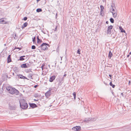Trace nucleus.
I'll use <instances>...</instances> for the list:
<instances>
[{"label": "nucleus", "mask_w": 131, "mask_h": 131, "mask_svg": "<svg viewBox=\"0 0 131 131\" xmlns=\"http://www.w3.org/2000/svg\"><path fill=\"white\" fill-rule=\"evenodd\" d=\"M6 90L11 94H15L16 95L19 94V91L14 88H12L10 86H7L6 87Z\"/></svg>", "instance_id": "nucleus-1"}, {"label": "nucleus", "mask_w": 131, "mask_h": 131, "mask_svg": "<svg viewBox=\"0 0 131 131\" xmlns=\"http://www.w3.org/2000/svg\"><path fill=\"white\" fill-rule=\"evenodd\" d=\"M20 107L22 109H25L28 107V104L24 100L20 102Z\"/></svg>", "instance_id": "nucleus-2"}, {"label": "nucleus", "mask_w": 131, "mask_h": 131, "mask_svg": "<svg viewBox=\"0 0 131 131\" xmlns=\"http://www.w3.org/2000/svg\"><path fill=\"white\" fill-rule=\"evenodd\" d=\"M47 46H49V45L47 43H42L39 48L40 47L41 50H47L48 49V47Z\"/></svg>", "instance_id": "nucleus-3"}, {"label": "nucleus", "mask_w": 131, "mask_h": 131, "mask_svg": "<svg viewBox=\"0 0 131 131\" xmlns=\"http://www.w3.org/2000/svg\"><path fill=\"white\" fill-rule=\"evenodd\" d=\"M72 129L75 131H79L81 129V127L79 126H76L72 128Z\"/></svg>", "instance_id": "nucleus-4"}, {"label": "nucleus", "mask_w": 131, "mask_h": 131, "mask_svg": "<svg viewBox=\"0 0 131 131\" xmlns=\"http://www.w3.org/2000/svg\"><path fill=\"white\" fill-rule=\"evenodd\" d=\"M113 27V26L112 25H110L108 27L107 30V32L108 34H111V30L112 29Z\"/></svg>", "instance_id": "nucleus-5"}, {"label": "nucleus", "mask_w": 131, "mask_h": 131, "mask_svg": "<svg viewBox=\"0 0 131 131\" xmlns=\"http://www.w3.org/2000/svg\"><path fill=\"white\" fill-rule=\"evenodd\" d=\"M51 95V90H49L45 93V96L47 97H48Z\"/></svg>", "instance_id": "nucleus-6"}, {"label": "nucleus", "mask_w": 131, "mask_h": 131, "mask_svg": "<svg viewBox=\"0 0 131 131\" xmlns=\"http://www.w3.org/2000/svg\"><path fill=\"white\" fill-rule=\"evenodd\" d=\"M29 104L30 107H32V108H34L35 107H37V105L35 103H29Z\"/></svg>", "instance_id": "nucleus-7"}, {"label": "nucleus", "mask_w": 131, "mask_h": 131, "mask_svg": "<svg viewBox=\"0 0 131 131\" xmlns=\"http://www.w3.org/2000/svg\"><path fill=\"white\" fill-rule=\"evenodd\" d=\"M17 76H18L19 77L18 78H20V79H27V80H29L27 78L24 76H23L22 75H20V74L19 75H17Z\"/></svg>", "instance_id": "nucleus-8"}, {"label": "nucleus", "mask_w": 131, "mask_h": 131, "mask_svg": "<svg viewBox=\"0 0 131 131\" xmlns=\"http://www.w3.org/2000/svg\"><path fill=\"white\" fill-rule=\"evenodd\" d=\"M56 76L55 75H53L49 79V81L51 82H52L55 79Z\"/></svg>", "instance_id": "nucleus-9"}, {"label": "nucleus", "mask_w": 131, "mask_h": 131, "mask_svg": "<svg viewBox=\"0 0 131 131\" xmlns=\"http://www.w3.org/2000/svg\"><path fill=\"white\" fill-rule=\"evenodd\" d=\"M12 61V60L11 58V55H9L7 58V63H9Z\"/></svg>", "instance_id": "nucleus-10"}, {"label": "nucleus", "mask_w": 131, "mask_h": 131, "mask_svg": "<svg viewBox=\"0 0 131 131\" xmlns=\"http://www.w3.org/2000/svg\"><path fill=\"white\" fill-rule=\"evenodd\" d=\"M21 67L22 68H28V67H27V63L23 64L21 65Z\"/></svg>", "instance_id": "nucleus-11"}, {"label": "nucleus", "mask_w": 131, "mask_h": 131, "mask_svg": "<svg viewBox=\"0 0 131 131\" xmlns=\"http://www.w3.org/2000/svg\"><path fill=\"white\" fill-rule=\"evenodd\" d=\"M24 57H26L25 56H21L20 57L19 59H18V60L23 61L25 59V58H24Z\"/></svg>", "instance_id": "nucleus-12"}, {"label": "nucleus", "mask_w": 131, "mask_h": 131, "mask_svg": "<svg viewBox=\"0 0 131 131\" xmlns=\"http://www.w3.org/2000/svg\"><path fill=\"white\" fill-rule=\"evenodd\" d=\"M113 56V54L111 51H110L108 55V57L110 59Z\"/></svg>", "instance_id": "nucleus-13"}, {"label": "nucleus", "mask_w": 131, "mask_h": 131, "mask_svg": "<svg viewBox=\"0 0 131 131\" xmlns=\"http://www.w3.org/2000/svg\"><path fill=\"white\" fill-rule=\"evenodd\" d=\"M112 13L113 15V16L114 18H116L117 16V13L116 12H112Z\"/></svg>", "instance_id": "nucleus-14"}, {"label": "nucleus", "mask_w": 131, "mask_h": 131, "mask_svg": "<svg viewBox=\"0 0 131 131\" xmlns=\"http://www.w3.org/2000/svg\"><path fill=\"white\" fill-rule=\"evenodd\" d=\"M111 8H110L111 12L112 13V12H116L114 9V8L115 7H114L112 5H111Z\"/></svg>", "instance_id": "nucleus-15"}, {"label": "nucleus", "mask_w": 131, "mask_h": 131, "mask_svg": "<svg viewBox=\"0 0 131 131\" xmlns=\"http://www.w3.org/2000/svg\"><path fill=\"white\" fill-rule=\"evenodd\" d=\"M28 25V23L27 22H25V23L22 26L21 28L22 29H23L25 27H26Z\"/></svg>", "instance_id": "nucleus-16"}, {"label": "nucleus", "mask_w": 131, "mask_h": 131, "mask_svg": "<svg viewBox=\"0 0 131 131\" xmlns=\"http://www.w3.org/2000/svg\"><path fill=\"white\" fill-rule=\"evenodd\" d=\"M37 42L38 43H41L42 42V40H40L38 36H37Z\"/></svg>", "instance_id": "nucleus-17"}, {"label": "nucleus", "mask_w": 131, "mask_h": 131, "mask_svg": "<svg viewBox=\"0 0 131 131\" xmlns=\"http://www.w3.org/2000/svg\"><path fill=\"white\" fill-rule=\"evenodd\" d=\"M33 75L32 74V73H30L28 74V78L30 79H32V76Z\"/></svg>", "instance_id": "nucleus-18"}, {"label": "nucleus", "mask_w": 131, "mask_h": 131, "mask_svg": "<svg viewBox=\"0 0 131 131\" xmlns=\"http://www.w3.org/2000/svg\"><path fill=\"white\" fill-rule=\"evenodd\" d=\"M119 29L121 30V32H125V31L124 30L122 27L121 26L119 27Z\"/></svg>", "instance_id": "nucleus-19"}, {"label": "nucleus", "mask_w": 131, "mask_h": 131, "mask_svg": "<svg viewBox=\"0 0 131 131\" xmlns=\"http://www.w3.org/2000/svg\"><path fill=\"white\" fill-rule=\"evenodd\" d=\"M97 118V117H95L93 118H91V122H93L95 121Z\"/></svg>", "instance_id": "nucleus-20"}, {"label": "nucleus", "mask_w": 131, "mask_h": 131, "mask_svg": "<svg viewBox=\"0 0 131 131\" xmlns=\"http://www.w3.org/2000/svg\"><path fill=\"white\" fill-rule=\"evenodd\" d=\"M85 121L87 122H91V118H86Z\"/></svg>", "instance_id": "nucleus-21"}, {"label": "nucleus", "mask_w": 131, "mask_h": 131, "mask_svg": "<svg viewBox=\"0 0 131 131\" xmlns=\"http://www.w3.org/2000/svg\"><path fill=\"white\" fill-rule=\"evenodd\" d=\"M15 107L13 106H9V108L11 110H15Z\"/></svg>", "instance_id": "nucleus-22"}, {"label": "nucleus", "mask_w": 131, "mask_h": 131, "mask_svg": "<svg viewBox=\"0 0 131 131\" xmlns=\"http://www.w3.org/2000/svg\"><path fill=\"white\" fill-rule=\"evenodd\" d=\"M110 86H112L113 88H114L115 87V85L114 84H113L112 83V82H111L110 83Z\"/></svg>", "instance_id": "nucleus-23"}, {"label": "nucleus", "mask_w": 131, "mask_h": 131, "mask_svg": "<svg viewBox=\"0 0 131 131\" xmlns=\"http://www.w3.org/2000/svg\"><path fill=\"white\" fill-rule=\"evenodd\" d=\"M73 95L74 96V99L75 100L76 99V93L75 92H74L73 93Z\"/></svg>", "instance_id": "nucleus-24"}, {"label": "nucleus", "mask_w": 131, "mask_h": 131, "mask_svg": "<svg viewBox=\"0 0 131 131\" xmlns=\"http://www.w3.org/2000/svg\"><path fill=\"white\" fill-rule=\"evenodd\" d=\"M100 9H101V12H102L103 9H104V7L102 5H101L100 6Z\"/></svg>", "instance_id": "nucleus-25"}, {"label": "nucleus", "mask_w": 131, "mask_h": 131, "mask_svg": "<svg viewBox=\"0 0 131 131\" xmlns=\"http://www.w3.org/2000/svg\"><path fill=\"white\" fill-rule=\"evenodd\" d=\"M42 11V10L41 8H38L36 10V12H39Z\"/></svg>", "instance_id": "nucleus-26"}, {"label": "nucleus", "mask_w": 131, "mask_h": 131, "mask_svg": "<svg viewBox=\"0 0 131 131\" xmlns=\"http://www.w3.org/2000/svg\"><path fill=\"white\" fill-rule=\"evenodd\" d=\"M110 22L112 23H114V19H113V18H111L110 19Z\"/></svg>", "instance_id": "nucleus-27"}, {"label": "nucleus", "mask_w": 131, "mask_h": 131, "mask_svg": "<svg viewBox=\"0 0 131 131\" xmlns=\"http://www.w3.org/2000/svg\"><path fill=\"white\" fill-rule=\"evenodd\" d=\"M85 113H88V109L87 108H85Z\"/></svg>", "instance_id": "nucleus-28"}, {"label": "nucleus", "mask_w": 131, "mask_h": 131, "mask_svg": "<svg viewBox=\"0 0 131 131\" xmlns=\"http://www.w3.org/2000/svg\"><path fill=\"white\" fill-rule=\"evenodd\" d=\"M80 49H78L77 51V53L79 54H80Z\"/></svg>", "instance_id": "nucleus-29"}, {"label": "nucleus", "mask_w": 131, "mask_h": 131, "mask_svg": "<svg viewBox=\"0 0 131 131\" xmlns=\"http://www.w3.org/2000/svg\"><path fill=\"white\" fill-rule=\"evenodd\" d=\"M32 41L34 43L36 41V37H35L32 38Z\"/></svg>", "instance_id": "nucleus-30"}, {"label": "nucleus", "mask_w": 131, "mask_h": 131, "mask_svg": "<svg viewBox=\"0 0 131 131\" xmlns=\"http://www.w3.org/2000/svg\"><path fill=\"white\" fill-rule=\"evenodd\" d=\"M36 46L34 45H32L31 46V49H36Z\"/></svg>", "instance_id": "nucleus-31"}, {"label": "nucleus", "mask_w": 131, "mask_h": 131, "mask_svg": "<svg viewBox=\"0 0 131 131\" xmlns=\"http://www.w3.org/2000/svg\"><path fill=\"white\" fill-rule=\"evenodd\" d=\"M1 23L2 24H4L5 23V21L3 20H1Z\"/></svg>", "instance_id": "nucleus-32"}, {"label": "nucleus", "mask_w": 131, "mask_h": 131, "mask_svg": "<svg viewBox=\"0 0 131 131\" xmlns=\"http://www.w3.org/2000/svg\"><path fill=\"white\" fill-rule=\"evenodd\" d=\"M18 49L19 50H20L21 49V48H20L17 47H15L14 49Z\"/></svg>", "instance_id": "nucleus-33"}, {"label": "nucleus", "mask_w": 131, "mask_h": 131, "mask_svg": "<svg viewBox=\"0 0 131 131\" xmlns=\"http://www.w3.org/2000/svg\"><path fill=\"white\" fill-rule=\"evenodd\" d=\"M64 78L63 77L62 78H61V79L60 80V81L61 82L63 81Z\"/></svg>", "instance_id": "nucleus-34"}, {"label": "nucleus", "mask_w": 131, "mask_h": 131, "mask_svg": "<svg viewBox=\"0 0 131 131\" xmlns=\"http://www.w3.org/2000/svg\"><path fill=\"white\" fill-rule=\"evenodd\" d=\"M27 17H25L24 18H23V20H26L27 19Z\"/></svg>", "instance_id": "nucleus-35"}, {"label": "nucleus", "mask_w": 131, "mask_h": 131, "mask_svg": "<svg viewBox=\"0 0 131 131\" xmlns=\"http://www.w3.org/2000/svg\"><path fill=\"white\" fill-rule=\"evenodd\" d=\"M45 65L44 64H42V66H41V69H42V70H43V69H44V68H43V66H44Z\"/></svg>", "instance_id": "nucleus-36"}, {"label": "nucleus", "mask_w": 131, "mask_h": 131, "mask_svg": "<svg viewBox=\"0 0 131 131\" xmlns=\"http://www.w3.org/2000/svg\"><path fill=\"white\" fill-rule=\"evenodd\" d=\"M57 26H56L54 29V31H57Z\"/></svg>", "instance_id": "nucleus-37"}, {"label": "nucleus", "mask_w": 131, "mask_h": 131, "mask_svg": "<svg viewBox=\"0 0 131 131\" xmlns=\"http://www.w3.org/2000/svg\"><path fill=\"white\" fill-rule=\"evenodd\" d=\"M27 67H28V68L30 66L28 63H27Z\"/></svg>", "instance_id": "nucleus-38"}, {"label": "nucleus", "mask_w": 131, "mask_h": 131, "mask_svg": "<svg viewBox=\"0 0 131 131\" xmlns=\"http://www.w3.org/2000/svg\"><path fill=\"white\" fill-rule=\"evenodd\" d=\"M38 86V85H35V86H34V88H36Z\"/></svg>", "instance_id": "nucleus-39"}, {"label": "nucleus", "mask_w": 131, "mask_h": 131, "mask_svg": "<svg viewBox=\"0 0 131 131\" xmlns=\"http://www.w3.org/2000/svg\"><path fill=\"white\" fill-rule=\"evenodd\" d=\"M103 83L106 85H107V83H106L105 81H104Z\"/></svg>", "instance_id": "nucleus-40"}, {"label": "nucleus", "mask_w": 131, "mask_h": 131, "mask_svg": "<svg viewBox=\"0 0 131 131\" xmlns=\"http://www.w3.org/2000/svg\"><path fill=\"white\" fill-rule=\"evenodd\" d=\"M121 95L123 97H124V95H123V93H121Z\"/></svg>", "instance_id": "nucleus-41"}, {"label": "nucleus", "mask_w": 131, "mask_h": 131, "mask_svg": "<svg viewBox=\"0 0 131 131\" xmlns=\"http://www.w3.org/2000/svg\"><path fill=\"white\" fill-rule=\"evenodd\" d=\"M109 76L110 77L111 79L112 75L111 74H109Z\"/></svg>", "instance_id": "nucleus-42"}, {"label": "nucleus", "mask_w": 131, "mask_h": 131, "mask_svg": "<svg viewBox=\"0 0 131 131\" xmlns=\"http://www.w3.org/2000/svg\"><path fill=\"white\" fill-rule=\"evenodd\" d=\"M34 100L35 101H38V100H36L35 99Z\"/></svg>", "instance_id": "nucleus-43"}, {"label": "nucleus", "mask_w": 131, "mask_h": 131, "mask_svg": "<svg viewBox=\"0 0 131 131\" xmlns=\"http://www.w3.org/2000/svg\"><path fill=\"white\" fill-rule=\"evenodd\" d=\"M66 75H67L66 74H64L63 75V77H65L66 76Z\"/></svg>", "instance_id": "nucleus-44"}, {"label": "nucleus", "mask_w": 131, "mask_h": 131, "mask_svg": "<svg viewBox=\"0 0 131 131\" xmlns=\"http://www.w3.org/2000/svg\"><path fill=\"white\" fill-rule=\"evenodd\" d=\"M103 2H106V0H103Z\"/></svg>", "instance_id": "nucleus-45"}, {"label": "nucleus", "mask_w": 131, "mask_h": 131, "mask_svg": "<svg viewBox=\"0 0 131 131\" xmlns=\"http://www.w3.org/2000/svg\"><path fill=\"white\" fill-rule=\"evenodd\" d=\"M106 24H108V21H106Z\"/></svg>", "instance_id": "nucleus-46"}, {"label": "nucleus", "mask_w": 131, "mask_h": 131, "mask_svg": "<svg viewBox=\"0 0 131 131\" xmlns=\"http://www.w3.org/2000/svg\"><path fill=\"white\" fill-rule=\"evenodd\" d=\"M129 55L130 54H129L128 55H127V57L128 58L129 57Z\"/></svg>", "instance_id": "nucleus-47"}, {"label": "nucleus", "mask_w": 131, "mask_h": 131, "mask_svg": "<svg viewBox=\"0 0 131 131\" xmlns=\"http://www.w3.org/2000/svg\"><path fill=\"white\" fill-rule=\"evenodd\" d=\"M130 81H129V83H128L130 85Z\"/></svg>", "instance_id": "nucleus-48"}, {"label": "nucleus", "mask_w": 131, "mask_h": 131, "mask_svg": "<svg viewBox=\"0 0 131 131\" xmlns=\"http://www.w3.org/2000/svg\"><path fill=\"white\" fill-rule=\"evenodd\" d=\"M42 31L43 32V33L45 34H46V33H45V32H44V31Z\"/></svg>", "instance_id": "nucleus-49"}, {"label": "nucleus", "mask_w": 131, "mask_h": 131, "mask_svg": "<svg viewBox=\"0 0 131 131\" xmlns=\"http://www.w3.org/2000/svg\"><path fill=\"white\" fill-rule=\"evenodd\" d=\"M129 54L131 55V51L129 53Z\"/></svg>", "instance_id": "nucleus-50"}, {"label": "nucleus", "mask_w": 131, "mask_h": 131, "mask_svg": "<svg viewBox=\"0 0 131 131\" xmlns=\"http://www.w3.org/2000/svg\"><path fill=\"white\" fill-rule=\"evenodd\" d=\"M37 96L36 95H35V97H36Z\"/></svg>", "instance_id": "nucleus-51"}, {"label": "nucleus", "mask_w": 131, "mask_h": 131, "mask_svg": "<svg viewBox=\"0 0 131 131\" xmlns=\"http://www.w3.org/2000/svg\"><path fill=\"white\" fill-rule=\"evenodd\" d=\"M24 58H25V59H26L27 58V57H24Z\"/></svg>", "instance_id": "nucleus-52"}, {"label": "nucleus", "mask_w": 131, "mask_h": 131, "mask_svg": "<svg viewBox=\"0 0 131 131\" xmlns=\"http://www.w3.org/2000/svg\"><path fill=\"white\" fill-rule=\"evenodd\" d=\"M61 60H62V57H61Z\"/></svg>", "instance_id": "nucleus-53"}, {"label": "nucleus", "mask_w": 131, "mask_h": 131, "mask_svg": "<svg viewBox=\"0 0 131 131\" xmlns=\"http://www.w3.org/2000/svg\"><path fill=\"white\" fill-rule=\"evenodd\" d=\"M57 15V14H56V16Z\"/></svg>", "instance_id": "nucleus-54"}, {"label": "nucleus", "mask_w": 131, "mask_h": 131, "mask_svg": "<svg viewBox=\"0 0 131 131\" xmlns=\"http://www.w3.org/2000/svg\"><path fill=\"white\" fill-rule=\"evenodd\" d=\"M15 36H16V34H15Z\"/></svg>", "instance_id": "nucleus-55"}, {"label": "nucleus", "mask_w": 131, "mask_h": 131, "mask_svg": "<svg viewBox=\"0 0 131 131\" xmlns=\"http://www.w3.org/2000/svg\"><path fill=\"white\" fill-rule=\"evenodd\" d=\"M60 63H62V62H60Z\"/></svg>", "instance_id": "nucleus-56"}, {"label": "nucleus", "mask_w": 131, "mask_h": 131, "mask_svg": "<svg viewBox=\"0 0 131 131\" xmlns=\"http://www.w3.org/2000/svg\"><path fill=\"white\" fill-rule=\"evenodd\" d=\"M130 58H131V57H130Z\"/></svg>", "instance_id": "nucleus-57"}, {"label": "nucleus", "mask_w": 131, "mask_h": 131, "mask_svg": "<svg viewBox=\"0 0 131 131\" xmlns=\"http://www.w3.org/2000/svg\"><path fill=\"white\" fill-rule=\"evenodd\" d=\"M131 62V60L130 61Z\"/></svg>", "instance_id": "nucleus-58"}]
</instances>
